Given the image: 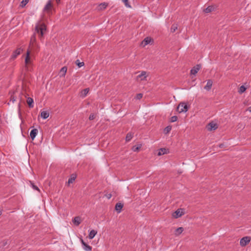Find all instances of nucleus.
<instances>
[{"instance_id":"obj_18","label":"nucleus","mask_w":251,"mask_h":251,"mask_svg":"<svg viewBox=\"0 0 251 251\" xmlns=\"http://www.w3.org/2000/svg\"><path fill=\"white\" fill-rule=\"evenodd\" d=\"M73 221L75 225L78 226L81 223V219L79 216H77L74 218Z\"/></svg>"},{"instance_id":"obj_28","label":"nucleus","mask_w":251,"mask_h":251,"mask_svg":"<svg viewBox=\"0 0 251 251\" xmlns=\"http://www.w3.org/2000/svg\"><path fill=\"white\" fill-rule=\"evenodd\" d=\"M133 137V134L131 132H129L127 134L126 138V141L129 142Z\"/></svg>"},{"instance_id":"obj_34","label":"nucleus","mask_w":251,"mask_h":251,"mask_svg":"<svg viewBox=\"0 0 251 251\" xmlns=\"http://www.w3.org/2000/svg\"><path fill=\"white\" fill-rule=\"evenodd\" d=\"M171 129H172L171 126H168L166 127H165L164 129L165 133H166V134L168 133L171 131Z\"/></svg>"},{"instance_id":"obj_36","label":"nucleus","mask_w":251,"mask_h":251,"mask_svg":"<svg viewBox=\"0 0 251 251\" xmlns=\"http://www.w3.org/2000/svg\"><path fill=\"white\" fill-rule=\"evenodd\" d=\"M67 70V68L65 66L62 67L61 69V72L63 73V75H65Z\"/></svg>"},{"instance_id":"obj_27","label":"nucleus","mask_w":251,"mask_h":251,"mask_svg":"<svg viewBox=\"0 0 251 251\" xmlns=\"http://www.w3.org/2000/svg\"><path fill=\"white\" fill-rule=\"evenodd\" d=\"M89 92V88H86L82 90L81 92V96L82 97H85L87 95Z\"/></svg>"},{"instance_id":"obj_45","label":"nucleus","mask_w":251,"mask_h":251,"mask_svg":"<svg viewBox=\"0 0 251 251\" xmlns=\"http://www.w3.org/2000/svg\"><path fill=\"white\" fill-rule=\"evenodd\" d=\"M223 146H224V145H223V144H220V145H219V147H220V148H222Z\"/></svg>"},{"instance_id":"obj_20","label":"nucleus","mask_w":251,"mask_h":251,"mask_svg":"<svg viewBox=\"0 0 251 251\" xmlns=\"http://www.w3.org/2000/svg\"><path fill=\"white\" fill-rule=\"evenodd\" d=\"M108 4L105 2H103L99 4L98 6V10H103L105 9L106 7L107 6Z\"/></svg>"},{"instance_id":"obj_33","label":"nucleus","mask_w":251,"mask_h":251,"mask_svg":"<svg viewBox=\"0 0 251 251\" xmlns=\"http://www.w3.org/2000/svg\"><path fill=\"white\" fill-rule=\"evenodd\" d=\"M29 0H23L21 2L20 6L22 7H24L28 2Z\"/></svg>"},{"instance_id":"obj_37","label":"nucleus","mask_w":251,"mask_h":251,"mask_svg":"<svg viewBox=\"0 0 251 251\" xmlns=\"http://www.w3.org/2000/svg\"><path fill=\"white\" fill-rule=\"evenodd\" d=\"M177 116H173V117H172L171 118V120H170V121H171V122H175L176 121H177Z\"/></svg>"},{"instance_id":"obj_15","label":"nucleus","mask_w":251,"mask_h":251,"mask_svg":"<svg viewBox=\"0 0 251 251\" xmlns=\"http://www.w3.org/2000/svg\"><path fill=\"white\" fill-rule=\"evenodd\" d=\"M168 150L165 148H161L158 150L157 155L161 156L162 155L167 153Z\"/></svg>"},{"instance_id":"obj_12","label":"nucleus","mask_w":251,"mask_h":251,"mask_svg":"<svg viewBox=\"0 0 251 251\" xmlns=\"http://www.w3.org/2000/svg\"><path fill=\"white\" fill-rule=\"evenodd\" d=\"M30 51H29V50H27V52H26V57L25 58V65H27L30 63Z\"/></svg>"},{"instance_id":"obj_9","label":"nucleus","mask_w":251,"mask_h":251,"mask_svg":"<svg viewBox=\"0 0 251 251\" xmlns=\"http://www.w3.org/2000/svg\"><path fill=\"white\" fill-rule=\"evenodd\" d=\"M212 84L213 81L211 79L207 80L206 85L204 86V89L209 91L211 90Z\"/></svg>"},{"instance_id":"obj_17","label":"nucleus","mask_w":251,"mask_h":251,"mask_svg":"<svg viewBox=\"0 0 251 251\" xmlns=\"http://www.w3.org/2000/svg\"><path fill=\"white\" fill-rule=\"evenodd\" d=\"M36 35H35V34L34 33L31 36V37L30 38L29 46H32V45H36Z\"/></svg>"},{"instance_id":"obj_6","label":"nucleus","mask_w":251,"mask_h":251,"mask_svg":"<svg viewBox=\"0 0 251 251\" xmlns=\"http://www.w3.org/2000/svg\"><path fill=\"white\" fill-rule=\"evenodd\" d=\"M201 66L200 64H197L193 67L191 70L190 73L191 75H196L198 72L200 70Z\"/></svg>"},{"instance_id":"obj_25","label":"nucleus","mask_w":251,"mask_h":251,"mask_svg":"<svg viewBox=\"0 0 251 251\" xmlns=\"http://www.w3.org/2000/svg\"><path fill=\"white\" fill-rule=\"evenodd\" d=\"M183 230H184V229L182 227L177 228L175 230V235L176 236H178L183 232Z\"/></svg>"},{"instance_id":"obj_13","label":"nucleus","mask_w":251,"mask_h":251,"mask_svg":"<svg viewBox=\"0 0 251 251\" xmlns=\"http://www.w3.org/2000/svg\"><path fill=\"white\" fill-rule=\"evenodd\" d=\"M38 133V130L36 128L33 129L30 132V137L32 140H34Z\"/></svg>"},{"instance_id":"obj_10","label":"nucleus","mask_w":251,"mask_h":251,"mask_svg":"<svg viewBox=\"0 0 251 251\" xmlns=\"http://www.w3.org/2000/svg\"><path fill=\"white\" fill-rule=\"evenodd\" d=\"M218 128L217 124L213 122L210 123L208 125V128L209 130H214Z\"/></svg>"},{"instance_id":"obj_39","label":"nucleus","mask_w":251,"mask_h":251,"mask_svg":"<svg viewBox=\"0 0 251 251\" xmlns=\"http://www.w3.org/2000/svg\"><path fill=\"white\" fill-rule=\"evenodd\" d=\"M143 97V94L141 93H139L137 94L136 96V99L137 100H140Z\"/></svg>"},{"instance_id":"obj_38","label":"nucleus","mask_w":251,"mask_h":251,"mask_svg":"<svg viewBox=\"0 0 251 251\" xmlns=\"http://www.w3.org/2000/svg\"><path fill=\"white\" fill-rule=\"evenodd\" d=\"M96 118V115L94 114H91L89 116V119L90 120H93Z\"/></svg>"},{"instance_id":"obj_24","label":"nucleus","mask_w":251,"mask_h":251,"mask_svg":"<svg viewBox=\"0 0 251 251\" xmlns=\"http://www.w3.org/2000/svg\"><path fill=\"white\" fill-rule=\"evenodd\" d=\"M97 233V231H96L94 229L92 230L90 232L89 235H88L89 239H92L95 237V236L96 235Z\"/></svg>"},{"instance_id":"obj_1","label":"nucleus","mask_w":251,"mask_h":251,"mask_svg":"<svg viewBox=\"0 0 251 251\" xmlns=\"http://www.w3.org/2000/svg\"><path fill=\"white\" fill-rule=\"evenodd\" d=\"M188 110V106L185 102H180L177 107V111L179 113L186 112Z\"/></svg>"},{"instance_id":"obj_7","label":"nucleus","mask_w":251,"mask_h":251,"mask_svg":"<svg viewBox=\"0 0 251 251\" xmlns=\"http://www.w3.org/2000/svg\"><path fill=\"white\" fill-rule=\"evenodd\" d=\"M184 213L182 212V209L180 208L176 210L175 212L173 214V216L175 218H178L181 217Z\"/></svg>"},{"instance_id":"obj_21","label":"nucleus","mask_w":251,"mask_h":251,"mask_svg":"<svg viewBox=\"0 0 251 251\" xmlns=\"http://www.w3.org/2000/svg\"><path fill=\"white\" fill-rule=\"evenodd\" d=\"M215 9V7L213 5L209 6L206 8L204 9V11L206 13H210L213 11H214Z\"/></svg>"},{"instance_id":"obj_2","label":"nucleus","mask_w":251,"mask_h":251,"mask_svg":"<svg viewBox=\"0 0 251 251\" xmlns=\"http://www.w3.org/2000/svg\"><path fill=\"white\" fill-rule=\"evenodd\" d=\"M44 30H46L45 25L44 24H42L40 25H37L35 26V31L37 33L39 34L41 37L43 36V31Z\"/></svg>"},{"instance_id":"obj_44","label":"nucleus","mask_w":251,"mask_h":251,"mask_svg":"<svg viewBox=\"0 0 251 251\" xmlns=\"http://www.w3.org/2000/svg\"><path fill=\"white\" fill-rule=\"evenodd\" d=\"M248 110L251 112V107H250L248 108Z\"/></svg>"},{"instance_id":"obj_4","label":"nucleus","mask_w":251,"mask_h":251,"mask_svg":"<svg viewBox=\"0 0 251 251\" xmlns=\"http://www.w3.org/2000/svg\"><path fill=\"white\" fill-rule=\"evenodd\" d=\"M251 239V237L249 236H246L242 238L240 241V244L241 246H246L250 242Z\"/></svg>"},{"instance_id":"obj_31","label":"nucleus","mask_w":251,"mask_h":251,"mask_svg":"<svg viewBox=\"0 0 251 251\" xmlns=\"http://www.w3.org/2000/svg\"><path fill=\"white\" fill-rule=\"evenodd\" d=\"M177 25H175V24H173L172 26H171V32H175L176 30L177 29Z\"/></svg>"},{"instance_id":"obj_43","label":"nucleus","mask_w":251,"mask_h":251,"mask_svg":"<svg viewBox=\"0 0 251 251\" xmlns=\"http://www.w3.org/2000/svg\"><path fill=\"white\" fill-rule=\"evenodd\" d=\"M57 4H59L60 2V0H55Z\"/></svg>"},{"instance_id":"obj_22","label":"nucleus","mask_w":251,"mask_h":251,"mask_svg":"<svg viewBox=\"0 0 251 251\" xmlns=\"http://www.w3.org/2000/svg\"><path fill=\"white\" fill-rule=\"evenodd\" d=\"M49 116V112L47 111H43L42 112H41V117L44 119H46L47 118H48Z\"/></svg>"},{"instance_id":"obj_11","label":"nucleus","mask_w":251,"mask_h":251,"mask_svg":"<svg viewBox=\"0 0 251 251\" xmlns=\"http://www.w3.org/2000/svg\"><path fill=\"white\" fill-rule=\"evenodd\" d=\"M81 243L83 246V249L86 251H91L92 247L90 246L87 245L82 239H81Z\"/></svg>"},{"instance_id":"obj_35","label":"nucleus","mask_w":251,"mask_h":251,"mask_svg":"<svg viewBox=\"0 0 251 251\" xmlns=\"http://www.w3.org/2000/svg\"><path fill=\"white\" fill-rule=\"evenodd\" d=\"M122 1L125 3V5L127 7H130V5L128 3V0H122Z\"/></svg>"},{"instance_id":"obj_41","label":"nucleus","mask_w":251,"mask_h":251,"mask_svg":"<svg viewBox=\"0 0 251 251\" xmlns=\"http://www.w3.org/2000/svg\"><path fill=\"white\" fill-rule=\"evenodd\" d=\"M31 185H32V188L34 189V190H38L39 191V188H38V187L35 185H34L33 183H31Z\"/></svg>"},{"instance_id":"obj_14","label":"nucleus","mask_w":251,"mask_h":251,"mask_svg":"<svg viewBox=\"0 0 251 251\" xmlns=\"http://www.w3.org/2000/svg\"><path fill=\"white\" fill-rule=\"evenodd\" d=\"M151 40L152 39L150 37H146L142 42V45H143V47H145V46L150 44Z\"/></svg>"},{"instance_id":"obj_8","label":"nucleus","mask_w":251,"mask_h":251,"mask_svg":"<svg viewBox=\"0 0 251 251\" xmlns=\"http://www.w3.org/2000/svg\"><path fill=\"white\" fill-rule=\"evenodd\" d=\"M27 50L30 51V53H36L38 51V46L37 44L32 46H29V49Z\"/></svg>"},{"instance_id":"obj_46","label":"nucleus","mask_w":251,"mask_h":251,"mask_svg":"<svg viewBox=\"0 0 251 251\" xmlns=\"http://www.w3.org/2000/svg\"><path fill=\"white\" fill-rule=\"evenodd\" d=\"M1 212L0 211V215H1Z\"/></svg>"},{"instance_id":"obj_19","label":"nucleus","mask_w":251,"mask_h":251,"mask_svg":"<svg viewBox=\"0 0 251 251\" xmlns=\"http://www.w3.org/2000/svg\"><path fill=\"white\" fill-rule=\"evenodd\" d=\"M146 72L145 71H142L141 73L137 76V78H141V80H146L147 76H146Z\"/></svg>"},{"instance_id":"obj_26","label":"nucleus","mask_w":251,"mask_h":251,"mask_svg":"<svg viewBox=\"0 0 251 251\" xmlns=\"http://www.w3.org/2000/svg\"><path fill=\"white\" fill-rule=\"evenodd\" d=\"M76 178V176L74 174L71 175L70 178L69 179L68 183L69 184L72 183Z\"/></svg>"},{"instance_id":"obj_42","label":"nucleus","mask_w":251,"mask_h":251,"mask_svg":"<svg viewBox=\"0 0 251 251\" xmlns=\"http://www.w3.org/2000/svg\"><path fill=\"white\" fill-rule=\"evenodd\" d=\"M105 196L107 197V198L108 199H110L111 198V197H112V195H111V194H110V193L109 194H105Z\"/></svg>"},{"instance_id":"obj_30","label":"nucleus","mask_w":251,"mask_h":251,"mask_svg":"<svg viewBox=\"0 0 251 251\" xmlns=\"http://www.w3.org/2000/svg\"><path fill=\"white\" fill-rule=\"evenodd\" d=\"M75 64L78 66L79 68L81 67L84 65V63L83 62H80L79 60H76Z\"/></svg>"},{"instance_id":"obj_5","label":"nucleus","mask_w":251,"mask_h":251,"mask_svg":"<svg viewBox=\"0 0 251 251\" xmlns=\"http://www.w3.org/2000/svg\"><path fill=\"white\" fill-rule=\"evenodd\" d=\"M21 48H18L16 50H15L13 53L12 54L11 56L10 59L11 60H14L20 54L21 52Z\"/></svg>"},{"instance_id":"obj_29","label":"nucleus","mask_w":251,"mask_h":251,"mask_svg":"<svg viewBox=\"0 0 251 251\" xmlns=\"http://www.w3.org/2000/svg\"><path fill=\"white\" fill-rule=\"evenodd\" d=\"M141 148V145H138L132 147V150L135 152H137Z\"/></svg>"},{"instance_id":"obj_16","label":"nucleus","mask_w":251,"mask_h":251,"mask_svg":"<svg viewBox=\"0 0 251 251\" xmlns=\"http://www.w3.org/2000/svg\"><path fill=\"white\" fill-rule=\"evenodd\" d=\"M123 204L122 203H117L115 205V210L118 213H120L122 208L123 207Z\"/></svg>"},{"instance_id":"obj_40","label":"nucleus","mask_w":251,"mask_h":251,"mask_svg":"<svg viewBox=\"0 0 251 251\" xmlns=\"http://www.w3.org/2000/svg\"><path fill=\"white\" fill-rule=\"evenodd\" d=\"M16 100V98L14 95H12L10 97V101H12V102H14Z\"/></svg>"},{"instance_id":"obj_23","label":"nucleus","mask_w":251,"mask_h":251,"mask_svg":"<svg viewBox=\"0 0 251 251\" xmlns=\"http://www.w3.org/2000/svg\"><path fill=\"white\" fill-rule=\"evenodd\" d=\"M27 103L30 108L33 107V100L32 98L28 97L27 99Z\"/></svg>"},{"instance_id":"obj_32","label":"nucleus","mask_w":251,"mask_h":251,"mask_svg":"<svg viewBox=\"0 0 251 251\" xmlns=\"http://www.w3.org/2000/svg\"><path fill=\"white\" fill-rule=\"evenodd\" d=\"M246 90V87L244 85H242L238 91L240 94H242Z\"/></svg>"},{"instance_id":"obj_3","label":"nucleus","mask_w":251,"mask_h":251,"mask_svg":"<svg viewBox=\"0 0 251 251\" xmlns=\"http://www.w3.org/2000/svg\"><path fill=\"white\" fill-rule=\"evenodd\" d=\"M52 8V2L51 0H49L46 5H45L44 11L50 14L51 12V9Z\"/></svg>"}]
</instances>
